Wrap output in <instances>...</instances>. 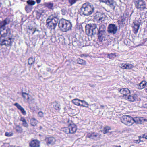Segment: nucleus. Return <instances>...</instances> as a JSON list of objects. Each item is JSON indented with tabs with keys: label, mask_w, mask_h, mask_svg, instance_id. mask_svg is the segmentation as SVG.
Masks as SVG:
<instances>
[{
	"label": "nucleus",
	"mask_w": 147,
	"mask_h": 147,
	"mask_svg": "<svg viewBox=\"0 0 147 147\" xmlns=\"http://www.w3.org/2000/svg\"><path fill=\"white\" fill-rule=\"evenodd\" d=\"M13 39L11 37L5 38L4 39L0 38V45L9 46L12 45L13 42Z\"/></svg>",
	"instance_id": "obj_6"
},
{
	"label": "nucleus",
	"mask_w": 147,
	"mask_h": 147,
	"mask_svg": "<svg viewBox=\"0 0 147 147\" xmlns=\"http://www.w3.org/2000/svg\"><path fill=\"white\" fill-rule=\"evenodd\" d=\"M30 146L32 147H39L40 146V142L37 140H33L30 143Z\"/></svg>",
	"instance_id": "obj_18"
},
{
	"label": "nucleus",
	"mask_w": 147,
	"mask_h": 147,
	"mask_svg": "<svg viewBox=\"0 0 147 147\" xmlns=\"http://www.w3.org/2000/svg\"><path fill=\"white\" fill-rule=\"evenodd\" d=\"M69 3L71 5L74 4L77 0H68Z\"/></svg>",
	"instance_id": "obj_40"
},
{
	"label": "nucleus",
	"mask_w": 147,
	"mask_h": 147,
	"mask_svg": "<svg viewBox=\"0 0 147 147\" xmlns=\"http://www.w3.org/2000/svg\"><path fill=\"white\" fill-rule=\"evenodd\" d=\"M6 144V143H5V144H4V145H5V144Z\"/></svg>",
	"instance_id": "obj_59"
},
{
	"label": "nucleus",
	"mask_w": 147,
	"mask_h": 147,
	"mask_svg": "<svg viewBox=\"0 0 147 147\" xmlns=\"http://www.w3.org/2000/svg\"><path fill=\"white\" fill-rule=\"evenodd\" d=\"M100 106L102 108V109H103L104 108V105H100Z\"/></svg>",
	"instance_id": "obj_53"
},
{
	"label": "nucleus",
	"mask_w": 147,
	"mask_h": 147,
	"mask_svg": "<svg viewBox=\"0 0 147 147\" xmlns=\"http://www.w3.org/2000/svg\"><path fill=\"white\" fill-rule=\"evenodd\" d=\"M104 15L101 14L100 13H97L96 15V18L98 20V22H102L105 20Z\"/></svg>",
	"instance_id": "obj_17"
},
{
	"label": "nucleus",
	"mask_w": 147,
	"mask_h": 147,
	"mask_svg": "<svg viewBox=\"0 0 147 147\" xmlns=\"http://www.w3.org/2000/svg\"><path fill=\"white\" fill-rule=\"evenodd\" d=\"M117 30V27L115 24H110L108 26V32L109 33L114 34Z\"/></svg>",
	"instance_id": "obj_9"
},
{
	"label": "nucleus",
	"mask_w": 147,
	"mask_h": 147,
	"mask_svg": "<svg viewBox=\"0 0 147 147\" xmlns=\"http://www.w3.org/2000/svg\"><path fill=\"white\" fill-rule=\"evenodd\" d=\"M136 8L140 11H143L146 9L145 2L142 0H138L134 2Z\"/></svg>",
	"instance_id": "obj_8"
},
{
	"label": "nucleus",
	"mask_w": 147,
	"mask_h": 147,
	"mask_svg": "<svg viewBox=\"0 0 147 147\" xmlns=\"http://www.w3.org/2000/svg\"><path fill=\"white\" fill-rule=\"evenodd\" d=\"M41 0H36V1L38 4L41 1Z\"/></svg>",
	"instance_id": "obj_48"
},
{
	"label": "nucleus",
	"mask_w": 147,
	"mask_h": 147,
	"mask_svg": "<svg viewBox=\"0 0 147 147\" xmlns=\"http://www.w3.org/2000/svg\"><path fill=\"white\" fill-rule=\"evenodd\" d=\"M77 62L78 63L82 65L85 63V61L80 58H78L77 59Z\"/></svg>",
	"instance_id": "obj_34"
},
{
	"label": "nucleus",
	"mask_w": 147,
	"mask_h": 147,
	"mask_svg": "<svg viewBox=\"0 0 147 147\" xmlns=\"http://www.w3.org/2000/svg\"><path fill=\"white\" fill-rule=\"evenodd\" d=\"M144 107L145 108H147V103L145 104L144 105Z\"/></svg>",
	"instance_id": "obj_50"
},
{
	"label": "nucleus",
	"mask_w": 147,
	"mask_h": 147,
	"mask_svg": "<svg viewBox=\"0 0 147 147\" xmlns=\"http://www.w3.org/2000/svg\"><path fill=\"white\" fill-rule=\"evenodd\" d=\"M140 23L138 21L134 22V26L133 27V31L134 34H137L139 29Z\"/></svg>",
	"instance_id": "obj_12"
},
{
	"label": "nucleus",
	"mask_w": 147,
	"mask_h": 147,
	"mask_svg": "<svg viewBox=\"0 0 147 147\" xmlns=\"http://www.w3.org/2000/svg\"><path fill=\"white\" fill-rule=\"evenodd\" d=\"M101 2L104 3L113 8L115 7V2L113 0H99Z\"/></svg>",
	"instance_id": "obj_11"
},
{
	"label": "nucleus",
	"mask_w": 147,
	"mask_h": 147,
	"mask_svg": "<svg viewBox=\"0 0 147 147\" xmlns=\"http://www.w3.org/2000/svg\"><path fill=\"white\" fill-rule=\"evenodd\" d=\"M16 129L17 131L20 133L22 132L23 131L22 127L19 125L17 126L16 127Z\"/></svg>",
	"instance_id": "obj_35"
},
{
	"label": "nucleus",
	"mask_w": 147,
	"mask_h": 147,
	"mask_svg": "<svg viewBox=\"0 0 147 147\" xmlns=\"http://www.w3.org/2000/svg\"><path fill=\"white\" fill-rule=\"evenodd\" d=\"M2 132L1 131H0V135H2Z\"/></svg>",
	"instance_id": "obj_58"
},
{
	"label": "nucleus",
	"mask_w": 147,
	"mask_h": 147,
	"mask_svg": "<svg viewBox=\"0 0 147 147\" xmlns=\"http://www.w3.org/2000/svg\"><path fill=\"white\" fill-rule=\"evenodd\" d=\"M65 128L64 129V131L65 132V131H67V130L66 129V128Z\"/></svg>",
	"instance_id": "obj_54"
},
{
	"label": "nucleus",
	"mask_w": 147,
	"mask_h": 147,
	"mask_svg": "<svg viewBox=\"0 0 147 147\" xmlns=\"http://www.w3.org/2000/svg\"><path fill=\"white\" fill-rule=\"evenodd\" d=\"M133 118L128 115L123 116L121 119L122 123L128 126H131L133 124Z\"/></svg>",
	"instance_id": "obj_7"
},
{
	"label": "nucleus",
	"mask_w": 147,
	"mask_h": 147,
	"mask_svg": "<svg viewBox=\"0 0 147 147\" xmlns=\"http://www.w3.org/2000/svg\"><path fill=\"white\" fill-rule=\"evenodd\" d=\"M45 13V10H41L36 12V18L39 20L40 18L42 17Z\"/></svg>",
	"instance_id": "obj_20"
},
{
	"label": "nucleus",
	"mask_w": 147,
	"mask_h": 147,
	"mask_svg": "<svg viewBox=\"0 0 147 147\" xmlns=\"http://www.w3.org/2000/svg\"><path fill=\"white\" fill-rule=\"evenodd\" d=\"M105 29V27L103 25H102L99 26L98 29L96 24H90L86 26V34L91 36L95 34L97 32L100 33L104 31Z\"/></svg>",
	"instance_id": "obj_2"
},
{
	"label": "nucleus",
	"mask_w": 147,
	"mask_h": 147,
	"mask_svg": "<svg viewBox=\"0 0 147 147\" xmlns=\"http://www.w3.org/2000/svg\"><path fill=\"white\" fill-rule=\"evenodd\" d=\"M84 104L85 105L84 107L87 108H88V107L89 104L86 102H85L84 103Z\"/></svg>",
	"instance_id": "obj_46"
},
{
	"label": "nucleus",
	"mask_w": 147,
	"mask_h": 147,
	"mask_svg": "<svg viewBox=\"0 0 147 147\" xmlns=\"http://www.w3.org/2000/svg\"><path fill=\"white\" fill-rule=\"evenodd\" d=\"M67 131H65L66 133H71L73 134L75 133L77 130L76 126L74 124H71L69 125L68 128H66Z\"/></svg>",
	"instance_id": "obj_10"
},
{
	"label": "nucleus",
	"mask_w": 147,
	"mask_h": 147,
	"mask_svg": "<svg viewBox=\"0 0 147 147\" xmlns=\"http://www.w3.org/2000/svg\"><path fill=\"white\" fill-rule=\"evenodd\" d=\"M11 21V19L9 17L0 22V38L11 36L10 29L9 28H6L5 26Z\"/></svg>",
	"instance_id": "obj_1"
},
{
	"label": "nucleus",
	"mask_w": 147,
	"mask_h": 147,
	"mask_svg": "<svg viewBox=\"0 0 147 147\" xmlns=\"http://www.w3.org/2000/svg\"><path fill=\"white\" fill-rule=\"evenodd\" d=\"M105 35L101 33H99L98 34V40L100 42H102L105 40Z\"/></svg>",
	"instance_id": "obj_26"
},
{
	"label": "nucleus",
	"mask_w": 147,
	"mask_h": 147,
	"mask_svg": "<svg viewBox=\"0 0 147 147\" xmlns=\"http://www.w3.org/2000/svg\"><path fill=\"white\" fill-rule=\"evenodd\" d=\"M143 137L146 139H147V133L143 134Z\"/></svg>",
	"instance_id": "obj_45"
},
{
	"label": "nucleus",
	"mask_w": 147,
	"mask_h": 147,
	"mask_svg": "<svg viewBox=\"0 0 147 147\" xmlns=\"http://www.w3.org/2000/svg\"><path fill=\"white\" fill-rule=\"evenodd\" d=\"M35 59L32 57H30L28 59V63L29 65H32L35 62Z\"/></svg>",
	"instance_id": "obj_33"
},
{
	"label": "nucleus",
	"mask_w": 147,
	"mask_h": 147,
	"mask_svg": "<svg viewBox=\"0 0 147 147\" xmlns=\"http://www.w3.org/2000/svg\"><path fill=\"white\" fill-rule=\"evenodd\" d=\"M94 8L92 5L90 3L84 4L81 8L80 13L85 16H88L93 12Z\"/></svg>",
	"instance_id": "obj_3"
},
{
	"label": "nucleus",
	"mask_w": 147,
	"mask_h": 147,
	"mask_svg": "<svg viewBox=\"0 0 147 147\" xmlns=\"http://www.w3.org/2000/svg\"><path fill=\"white\" fill-rule=\"evenodd\" d=\"M32 7L28 5H26L25 7V9L27 13L30 12L32 9Z\"/></svg>",
	"instance_id": "obj_31"
},
{
	"label": "nucleus",
	"mask_w": 147,
	"mask_h": 147,
	"mask_svg": "<svg viewBox=\"0 0 147 147\" xmlns=\"http://www.w3.org/2000/svg\"><path fill=\"white\" fill-rule=\"evenodd\" d=\"M119 92L123 95V96L126 97L130 93V91L127 88H123L121 89L119 91Z\"/></svg>",
	"instance_id": "obj_15"
},
{
	"label": "nucleus",
	"mask_w": 147,
	"mask_h": 147,
	"mask_svg": "<svg viewBox=\"0 0 147 147\" xmlns=\"http://www.w3.org/2000/svg\"><path fill=\"white\" fill-rule=\"evenodd\" d=\"M30 122L32 126H35L38 123V121L34 118H32L30 120Z\"/></svg>",
	"instance_id": "obj_25"
},
{
	"label": "nucleus",
	"mask_w": 147,
	"mask_h": 147,
	"mask_svg": "<svg viewBox=\"0 0 147 147\" xmlns=\"http://www.w3.org/2000/svg\"><path fill=\"white\" fill-rule=\"evenodd\" d=\"M27 101L29 103L31 104L34 102V99L31 96L29 95Z\"/></svg>",
	"instance_id": "obj_30"
},
{
	"label": "nucleus",
	"mask_w": 147,
	"mask_h": 147,
	"mask_svg": "<svg viewBox=\"0 0 147 147\" xmlns=\"http://www.w3.org/2000/svg\"><path fill=\"white\" fill-rule=\"evenodd\" d=\"M62 14L63 15H65L67 13V11L64 9L61 10Z\"/></svg>",
	"instance_id": "obj_43"
},
{
	"label": "nucleus",
	"mask_w": 147,
	"mask_h": 147,
	"mask_svg": "<svg viewBox=\"0 0 147 147\" xmlns=\"http://www.w3.org/2000/svg\"><path fill=\"white\" fill-rule=\"evenodd\" d=\"M45 140L48 145L53 144L56 141L55 139L53 137L47 138L45 139Z\"/></svg>",
	"instance_id": "obj_16"
},
{
	"label": "nucleus",
	"mask_w": 147,
	"mask_h": 147,
	"mask_svg": "<svg viewBox=\"0 0 147 147\" xmlns=\"http://www.w3.org/2000/svg\"><path fill=\"white\" fill-rule=\"evenodd\" d=\"M33 30H34L33 32L32 33V34H34L36 31V30H35V29H33Z\"/></svg>",
	"instance_id": "obj_51"
},
{
	"label": "nucleus",
	"mask_w": 147,
	"mask_h": 147,
	"mask_svg": "<svg viewBox=\"0 0 147 147\" xmlns=\"http://www.w3.org/2000/svg\"><path fill=\"white\" fill-rule=\"evenodd\" d=\"M126 67L127 68L126 69H130L134 67V66L132 64L130 63H127L126 64Z\"/></svg>",
	"instance_id": "obj_37"
},
{
	"label": "nucleus",
	"mask_w": 147,
	"mask_h": 147,
	"mask_svg": "<svg viewBox=\"0 0 147 147\" xmlns=\"http://www.w3.org/2000/svg\"><path fill=\"white\" fill-rule=\"evenodd\" d=\"M80 106H82V107H84V106H85V105H83V104H82V105L80 104Z\"/></svg>",
	"instance_id": "obj_57"
},
{
	"label": "nucleus",
	"mask_w": 147,
	"mask_h": 147,
	"mask_svg": "<svg viewBox=\"0 0 147 147\" xmlns=\"http://www.w3.org/2000/svg\"><path fill=\"white\" fill-rule=\"evenodd\" d=\"M145 90L146 92L147 93V88H145Z\"/></svg>",
	"instance_id": "obj_55"
},
{
	"label": "nucleus",
	"mask_w": 147,
	"mask_h": 147,
	"mask_svg": "<svg viewBox=\"0 0 147 147\" xmlns=\"http://www.w3.org/2000/svg\"><path fill=\"white\" fill-rule=\"evenodd\" d=\"M26 3L28 5L32 7V6L35 4L36 2L33 0H28L27 1Z\"/></svg>",
	"instance_id": "obj_29"
},
{
	"label": "nucleus",
	"mask_w": 147,
	"mask_h": 147,
	"mask_svg": "<svg viewBox=\"0 0 147 147\" xmlns=\"http://www.w3.org/2000/svg\"><path fill=\"white\" fill-rule=\"evenodd\" d=\"M38 115L40 117H43V113H42V112L41 111H40L39 112Z\"/></svg>",
	"instance_id": "obj_44"
},
{
	"label": "nucleus",
	"mask_w": 147,
	"mask_h": 147,
	"mask_svg": "<svg viewBox=\"0 0 147 147\" xmlns=\"http://www.w3.org/2000/svg\"><path fill=\"white\" fill-rule=\"evenodd\" d=\"M126 64L127 63H122L121 64V66L120 67L123 69H126L127 68Z\"/></svg>",
	"instance_id": "obj_39"
},
{
	"label": "nucleus",
	"mask_w": 147,
	"mask_h": 147,
	"mask_svg": "<svg viewBox=\"0 0 147 147\" xmlns=\"http://www.w3.org/2000/svg\"><path fill=\"white\" fill-rule=\"evenodd\" d=\"M100 135L98 134H95L94 133H89L88 134V136L89 138L94 139L98 136H99V137L100 138Z\"/></svg>",
	"instance_id": "obj_23"
},
{
	"label": "nucleus",
	"mask_w": 147,
	"mask_h": 147,
	"mask_svg": "<svg viewBox=\"0 0 147 147\" xmlns=\"http://www.w3.org/2000/svg\"><path fill=\"white\" fill-rule=\"evenodd\" d=\"M108 57L110 59H112L116 57V53H111L110 54H108Z\"/></svg>",
	"instance_id": "obj_38"
},
{
	"label": "nucleus",
	"mask_w": 147,
	"mask_h": 147,
	"mask_svg": "<svg viewBox=\"0 0 147 147\" xmlns=\"http://www.w3.org/2000/svg\"><path fill=\"white\" fill-rule=\"evenodd\" d=\"M29 95H29L28 94H27L25 92H23L22 94V96L24 98V99L26 100H27Z\"/></svg>",
	"instance_id": "obj_36"
},
{
	"label": "nucleus",
	"mask_w": 147,
	"mask_h": 147,
	"mask_svg": "<svg viewBox=\"0 0 147 147\" xmlns=\"http://www.w3.org/2000/svg\"><path fill=\"white\" fill-rule=\"evenodd\" d=\"M13 135V134L11 132H6L5 133V135L8 137L12 136Z\"/></svg>",
	"instance_id": "obj_41"
},
{
	"label": "nucleus",
	"mask_w": 147,
	"mask_h": 147,
	"mask_svg": "<svg viewBox=\"0 0 147 147\" xmlns=\"http://www.w3.org/2000/svg\"><path fill=\"white\" fill-rule=\"evenodd\" d=\"M141 141L140 139H139V140H134V142L136 143H139Z\"/></svg>",
	"instance_id": "obj_47"
},
{
	"label": "nucleus",
	"mask_w": 147,
	"mask_h": 147,
	"mask_svg": "<svg viewBox=\"0 0 147 147\" xmlns=\"http://www.w3.org/2000/svg\"><path fill=\"white\" fill-rule=\"evenodd\" d=\"M133 123H136L141 124L144 121H146L145 119L140 117H136L133 118Z\"/></svg>",
	"instance_id": "obj_13"
},
{
	"label": "nucleus",
	"mask_w": 147,
	"mask_h": 147,
	"mask_svg": "<svg viewBox=\"0 0 147 147\" xmlns=\"http://www.w3.org/2000/svg\"><path fill=\"white\" fill-rule=\"evenodd\" d=\"M53 106L54 109L57 111H59L60 109V105L57 102H55L53 103Z\"/></svg>",
	"instance_id": "obj_24"
},
{
	"label": "nucleus",
	"mask_w": 147,
	"mask_h": 147,
	"mask_svg": "<svg viewBox=\"0 0 147 147\" xmlns=\"http://www.w3.org/2000/svg\"><path fill=\"white\" fill-rule=\"evenodd\" d=\"M111 129V128L108 126H106L105 127L102 131L104 134H106L109 132V131Z\"/></svg>",
	"instance_id": "obj_28"
},
{
	"label": "nucleus",
	"mask_w": 147,
	"mask_h": 147,
	"mask_svg": "<svg viewBox=\"0 0 147 147\" xmlns=\"http://www.w3.org/2000/svg\"><path fill=\"white\" fill-rule=\"evenodd\" d=\"M44 6L47 7L49 9H52L53 6V4L51 2H45L44 4Z\"/></svg>",
	"instance_id": "obj_27"
},
{
	"label": "nucleus",
	"mask_w": 147,
	"mask_h": 147,
	"mask_svg": "<svg viewBox=\"0 0 147 147\" xmlns=\"http://www.w3.org/2000/svg\"><path fill=\"white\" fill-rule=\"evenodd\" d=\"M125 98L129 101L133 102L136 100L137 99V96L135 94L130 95L129 94Z\"/></svg>",
	"instance_id": "obj_14"
},
{
	"label": "nucleus",
	"mask_w": 147,
	"mask_h": 147,
	"mask_svg": "<svg viewBox=\"0 0 147 147\" xmlns=\"http://www.w3.org/2000/svg\"><path fill=\"white\" fill-rule=\"evenodd\" d=\"M14 105L21 111V113L23 115H26V111L25 110L24 108H23L20 104L17 103H16L14 104Z\"/></svg>",
	"instance_id": "obj_19"
},
{
	"label": "nucleus",
	"mask_w": 147,
	"mask_h": 147,
	"mask_svg": "<svg viewBox=\"0 0 147 147\" xmlns=\"http://www.w3.org/2000/svg\"><path fill=\"white\" fill-rule=\"evenodd\" d=\"M81 102L82 103H83L84 104L85 102V101L84 100H80V102Z\"/></svg>",
	"instance_id": "obj_49"
},
{
	"label": "nucleus",
	"mask_w": 147,
	"mask_h": 147,
	"mask_svg": "<svg viewBox=\"0 0 147 147\" xmlns=\"http://www.w3.org/2000/svg\"><path fill=\"white\" fill-rule=\"evenodd\" d=\"M89 56V55L87 54H84L80 55V57L82 58H83L84 57H87Z\"/></svg>",
	"instance_id": "obj_42"
},
{
	"label": "nucleus",
	"mask_w": 147,
	"mask_h": 147,
	"mask_svg": "<svg viewBox=\"0 0 147 147\" xmlns=\"http://www.w3.org/2000/svg\"><path fill=\"white\" fill-rule=\"evenodd\" d=\"M8 147H15V146H9Z\"/></svg>",
	"instance_id": "obj_56"
},
{
	"label": "nucleus",
	"mask_w": 147,
	"mask_h": 147,
	"mask_svg": "<svg viewBox=\"0 0 147 147\" xmlns=\"http://www.w3.org/2000/svg\"><path fill=\"white\" fill-rule=\"evenodd\" d=\"M146 82L145 81H142L137 85V87L139 89H142L144 88L146 85Z\"/></svg>",
	"instance_id": "obj_21"
},
{
	"label": "nucleus",
	"mask_w": 147,
	"mask_h": 147,
	"mask_svg": "<svg viewBox=\"0 0 147 147\" xmlns=\"http://www.w3.org/2000/svg\"><path fill=\"white\" fill-rule=\"evenodd\" d=\"M20 120L22 122V124L23 126L26 128L28 127V123H27L26 120L24 117H21Z\"/></svg>",
	"instance_id": "obj_22"
},
{
	"label": "nucleus",
	"mask_w": 147,
	"mask_h": 147,
	"mask_svg": "<svg viewBox=\"0 0 147 147\" xmlns=\"http://www.w3.org/2000/svg\"><path fill=\"white\" fill-rule=\"evenodd\" d=\"M46 25L49 29H54L58 22L57 15L52 14L47 20Z\"/></svg>",
	"instance_id": "obj_5"
},
{
	"label": "nucleus",
	"mask_w": 147,
	"mask_h": 147,
	"mask_svg": "<svg viewBox=\"0 0 147 147\" xmlns=\"http://www.w3.org/2000/svg\"><path fill=\"white\" fill-rule=\"evenodd\" d=\"M146 56H147V54Z\"/></svg>",
	"instance_id": "obj_60"
},
{
	"label": "nucleus",
	"mask_w": 147,
	"mask_h": 147,
	"mask_svg": "<svg viewBox=\"0 0 147 147\" xmlns=\"http://www.w3.org/2000/svg\"><path fill=\"white\" fill-rule=\"evenodd\" d=\"M58 26L63 32H67L71 30L72 24L70 22L63 19L59 21Z\"/></svg>",
	"instance_id": "obj_4"
},
{
	"label": "nucleus",
	"mask_w": 147,
	"mask_h": 147,
	"mask_svg": "<svg viewBox=\"0 0 147 147\" xmlns=\"http://www.w3.org/2000/svg\"><path fill=\"white\" fill-rule=\"evenodd\" d=\"M72 102L75 105L78 106L80 105V104L79 103L80 99H75L72 100Z\"/></svg>",
	"instance_id": "obj_32"
},
{
	"label": "nucleus",
	"mask_w": 147,
	"mask_h": 147,
	"mask_svg": "<svg viewBox=\"0 0 147 147\" xmlns=\"http://www.w3.org/2000/svg\"><path fill=\"white\" fill-rule=\"evenodd\" d=\"M113 147H121L120 146H117V145H114Z\"/></svg>",
	"instance_id": "obj_52"
}]
</instances>
